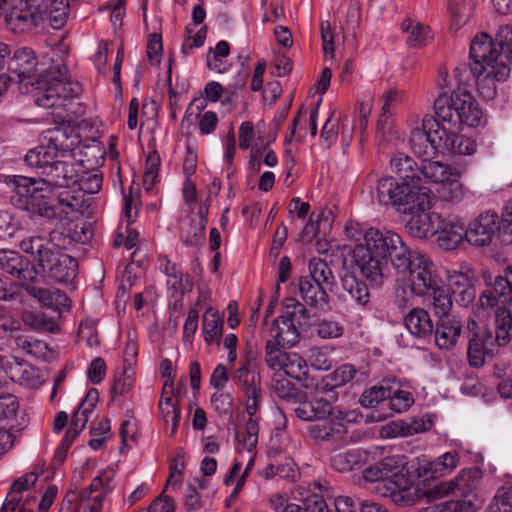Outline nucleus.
Segmentation results:
<instances>
[{"label":"nucleus","instance_id":"obj_58","mask_svg":"<svg viewBox=\"0 0 512 512\" xmlns=\"http://www.w3.org/2000/svg\"><path fill=\"white\" fill-rule=\"evenodd\" d=\"M56 159L48 146H40L28 151L25 155V162L28 166L40 168L42 173L46 165H50Z\"/></svg>","mask_w":512,"mask_h":512},{"label":"nucleus","instance_id":"obj_13","mask_svg":"<svg viewBox=\"0 0 512 512\" xmlns=\"http://www.w3.org/2000/svg\"><path fill=\"white\" fill-rule=\"evenodd\" d=\"M468 331V363L473 368L484 366L487 356L494 355V336L490 329L479 324L472 318L467 322Z\"/></svg>","mask_w":512,"mask_h":512},{"label":"nucleus","instance_id":"obj_46","mask_svg":"<svg viewBox=\"0 0 512 512\" xmlns=\"http://www.w3.org/2000/svg\"><path fill=\"white\" fill-rule=\"evenodd\" d=\"M271 388L277 397L288 402L296 403L305 399L306 395L282 374H275Z\"/></svg>","mask_w":512,"mask_h":512},{"label":"nucleus","instance_id":"obj_10","mask_svg":"<svg viewBox=\"0 0 512 512\" xmlns=\"http://www.w3.org/2000/svg\"><path fill=\"white\" fill-rule=\"evenodd\" d=\"M351 264L372 287H381L388 277V261L376 255L362 243L357 244L353 249Z\"/></svg>","mask_w":512,"mask_h":512},{"label":"nucleus","instance_id":"obj_38","mask_svg":"<svg viewBox=\"0 0 512 512\" xmlns=\"http://www.w3.org/2000/svg\"><path fill=\"white\" fill-rule=\"evenodd\" d=\"M282 371L285 376L295 379L305 388H313L316 386L315 380L309 375L306 360L297 353L291 352L289 356L286 357V364Z\"/></svg>","mask_w":512,"mask_h":512},{"label":"nucleus","instance_id":"obj_47","mask_svg":"<svg viewBox=\"0 0 512 512\" xmlns=\"http://www.w3.org/2000/svg\"><path fill=\"white\" fill-rule=\"evenodd\" d=\"M401 29L405 33H409L407 44L410 47L424 46L430 38L429 27L411 19H405L401 24Z\"/></svg>","mask_w":512,"mask_h":512},{"label":"nucleus","instance_id":"obj_62","mask_svg":"<svg viewBox=\"0 0 512 512\" xmlns=\"http://www.w3.org/2000/svg\"><path fill=\"white\" fill-rule=\"evenodd\" d=\"M488 512H512V486L499 488L488 506Z\"/></svg>","mask_w":512,"mask_h":512},{"label":"nucleus","instance_id":"obj_48","mask_svg":"<svg viewBox=\"0 0 512 512\" xmlns=\"http://www.w3.org/2000/svg\"><path fill=\"white\" fill-rule=\"evenodd\" d=\"M426 297L429 298V306L433 310L436 317L443 318L451 316L450 311L453 306L450 293L445 290L441 285L428 294Z\"/></svg>","mask_w":512,"mask_h":512},{"label":"nucleus","instance_id":"obj_43","mask_svg":"<svg viewBox=\"0 0 512 512\" xmlns=\"http://www.w3.org/2000/svg\"><path fill=\"white\" fill-rule=\"evenodd\" d=\"M389 384L390 377H387L382 379L377 385L366 389L360 397V404L365 408H374L378 405L386 408L387 396L391 392Z\"/></svg>","mask_w":512,"mask_h":512},{"label":"nucleus","instance_id":"obj_8","mask_svg":"<svg viewBox=\"0 0 512 512\" xmlns=\"http://www.w3.org/2000/svg\"><path fill=\"white\" fill-rule=\"evenodd\" d=\"M26 253L34 256L43 273L55 282L66 283L76 276L78 262L65 252L52 251L44 247L39 251Z\"/></svg>","mask_w":512,"mask_h":512},{"label":"nucleus","instance_id":"obj_2","mask_svg":"<svg viewBox=\"0 0 512 512\" xmlns=\"http://www.w3.org/2000/svg\"><path fill=\"white\" fill-rule=\"evenodd\" d=\"M376 492L400 507L412 506L422 499L466 497L475 489L474 482H376Z\"/></svg>","mask_w":512,"mask_h":512},{"label":"nucleus","instance_id":"obj_29","mask_svg":"<svg viewBox=\"0 0 512 512\" xmlns=\"http://www.w3.org/2000/svg\"><path fill=\"white\" fill-rule=\"evenodd\" d=\"M436 234L437 244L441 249L454 250L466 239L465 223L459 217L441 219Z\"/></svg>","mask_w":512,"mask_h":512},{"label":"nucleus","instance_id":"obj_31","mask_svg":"<svg viewBox=\"0 0 512 512\" xmlns=\"http://www.w3.org/2000/svg\"><path fill=\"white\" fill-rule=\"evenodd\" d=\"M233 381L244 396L262 390L256 359L247 357L235 371Z\"/></svg>","mask_w":512,"mask_h":512},{"label":"nucleus","instance_id":"obj_6","mask_svg":"<svg viewBox=\"0 0 512 512\" xmlns=\"http://www.w3.org/2000/svg\"><path fill=\"white\" fill-rule=\"evenodd\" d=\"M363 241L362 244L376 255L385 258L387 261L389 259L397 272L409 270L410 257H413L414 251L408 248L399 234L390 230L370 227L365 229Z\"/></svg>","mask_w":512,"mask_h":512},{"label":"nucleus","instance_id":"obj_7","mask_svg":"<svg viewBox=\"0 0 512 512\" xmlns=\"http://www.w3.org/2000/svg\"><path fill=\"white\" fill-rule=\"evenodd\" d=\"M439 162L423 159L419 164L412 157L397 153L392 156L389 165L398 181L413 186H423L424 183H430L432 177L436 178L440 175Z\"/></svg>","mask_w":512,"mask_h":512},{"label":"nucleus","instance_id":"obj_26","mask_svg":"<svg viewBox=\"0 0 512 512\" xmlns=\"http://www.w3.org/2000/svg\"><path fill=\"white\" fill-rule=\"evenodd\" d=\"M4 372L12 381L28 388H37L42 384L38 368L18 357L5 360Z\"/></svg>","mask_w":512,"mask_h":512},{"label":"nucleus","instance_id":"obj_56","mask_svg":"<svg viewBox=\"0 0 512 512\" xmlns=\"http://www.w3.org/2000/svg\"><path fill=\"white\" fill-rule=\"evenodd\" d=\"M159 411L163 420L168 423L172 422V434H174L179 426L181 410L178 405V400H174V397H161L159 404Z\"/></svg>","mask_w":512,"mask_h":512},{"label":"nucleus","instance_id":"obj_37","mask_svg":"<svg viewBox=\"0 0 512 512\" xmlns=\"http://www.w3.org/2000/svg\"><path fill=\"white\" fill-rule=\"evenodd\" d=\"M500 50L499 71L496 72L501 78L511 74L512 65V26L502 25L497 30L493 40Z\"/></svg>","mask_w":512,"mask_h":512},{"label":"nucleus","instance_id":"obj_12","mask_svg":"<svg viewBox=\"0 0 512 512\" xmlns=\"http://www.w3.org/2000/svg\"><path fill=\"white\" fill-rule=\"evenodd\" d=\"M441 135H445V126L433 117L426 115L422 120V128L411 131L409 144L412 151L420 157H430L439 150Z\"/></svg>","mask_w":512,"mask_h":512},{"label":"nucleus","instance_id":"obj_53","mask_svg":"<svg viewBox=\"0 0 512 512\" xmlns=\"http://www.w3.org/2000/svg\"><path fill=\"white\" fill-rule=\"evenodd\" d=\"M78 190L86 194H95L100 191L102 187L103 176L98 170H84L82 165V172H78Z\"/></svg>","mask_w":512,"mask_h":512},{"label":"nucleus","instance_id":"obj_44","mask_svg":"<svg viewBox=\"0 0 512 512\" xmlns=\"http://www.w3.org/2000/svg\"><path fill=\"white\" fill-rule=\"evenodd\" d=\"M98 401V392L96 389H90L84 399L78 406V409L73 413L72 419L70 422V427L74 429V431L81 432L89 419V414L93 412L96 403Z\"/></svg>","mask_w":512,"mask_h":512},{"label":"nucleus","instance_id":"obj_55","mask_svg":"<svg viewBox=\"0 0 512 512\" xmlns=\"http://www.w3.org/2000/svg\"><path fill=\"white\" fill-rule=\"evenodd\" d=\"M357 370L351 364H343L325 376V388L341 387L355 378Z\"/></svg>","mask_w":512,"mask_h":512},{"label":"nucleus","instance_id":"obj_3","mask_svg":"<svg viewBox=\"0 0 512 512\" xmlns=\"http://www.w3.org/2000/svg\"><path fill=\"white\" fill-rule=\"evenodd\" d=\"M435 119L441 126L460 130L463 125L477 127L482 118V110L471 92L458 88L450 95L442 91L434 101Z\"/></svg>","mask_w":512,"mask_h":512},{"label":"nucleus","instance_id":"obj_17","mask_svg":"<svg viewBox=\"0 0 512 512\" xmlns=\"http://www.w3.org/2000/svg\"><path fill=\"white\" fill-rule=\"evenodd\" d=\"M499 217L496 212L486 211L469 223L466 240L473 246H487L500 233Z\"/></svg>","mask_w":512,"mask_h":512},{"label":"nucleus","instance_id":"obj_34","mask_svg":"<svg viewBox=\"0 0 512 512\" xmlns=\"http://www.w3.org/2000/svg\"><path fill=\"white\" fill-rule=\"evenodd\" d=\"M25 289L30 296L49 309L62 312L70 308L69 298L57 288H40L28 283Z\"/></svg>","mask_w":512,"mask_h":512},{"label":"nucleus","instance_id":"obj_59","mask_svg":"<svg viewBox=\"0 0 512 512\" xmlns=\"http://www.w3.org/2000/svg\"><path fill=\"white\" fill-rule=\"evenodd\" d=\"M308 402L310 404L312 414H315V420H322L328 416L340 420L345 418V414L334 408L331 402L325 398H313Z\"/></svg>","mask_w":512,"mask_h":512},{"label":"nucleus","instance_id":"obj_20","mask_svg":"<svg viewBox=\"0 0 512 512\" xmlns=\"http://www.w3.org/2000/svg\"><path fill=\"white\" fill-rule=\"evenodd\" d=\"M245 411L249 415V419L246 421L243 433L239 435L240 442L243 447L252 452L258 443L259 434V417L258 412L262 407L263 394L262 390L245 395Z\"/></svg>","mask_w":512,"mask_h":512},{"label":"nucleus","instance_id":"obj_50","mask_svg":"<svg viewBox=\"0 0 512 512\" xmlns=\"http://www.w3.org/2000/svg\"><path fill=\"white\" fill-rule=\"evenodd\" d=\"M102 482H91L80 496L78 512H100L102 492H99Z\"/></svg>","mask_w":512,"mask_h":512},{"label":"nucleus","instance_id":"obj_49","mask_svg":"<svg viewBox=\"0 0 512 512\" xmlns=\"http://www.w3.org/2000/svg\"><path fill=\"white\" fill-rule=\"evenodd\" d=\"M308 276L312 281L317 282L329 289L335 284V277L326 261L320 258H312L309 261Z\"/></svg>","mask_w":512,"mask_h":512},{"label":"nucleus","instance_id":"obj_60","mask_svg":"<svg viewBox=\"0 0 512 512\" xmlns=\"http://www.w3.org/2000/svg\"><path fill=\"white\" fill-rule=\"evenodd\" d=\"M159 269L169 278L167 284L174 290V292L182 290L183 273L175 263L171 262L167 257H162L160 259Z\"/></svg>","mask_w":512,"mask_h":512},{"label":"nucleus","instance_id":"obj_54","mask_svg":"<svg viewBox=\"0 0 512 512\" xmlns=\"http://www.w3.org/2000/svg\"><path fill=\"white\" fill-rule=\"evenodd\" d=\"M285 348L274 343L273 340H267L265 344V363L267 367L274 371H282L286 364V357L291 352L284 351Z\"/></svg>","mask_w":512,"mask_h":512},{"label":"nucleus","instance_id":"obj_27","mask_svg":"<svg viewBox=\"0 0 512 512\" xmlns=\"http://www.w3.org/2000/svg\"><path fill=\"white\" fill-rule=\"evenodd\" d=\"M463 323L457 316L439 318L434 327V342L440 349L450 350L457 345L462 334Z\"/></svg>","mask_w":512,"mask_h":512},{"label":"nucleus","instance_id":"obj_14","mask_svg":"<svg viewBox=\"0 0 512 512\" xmlns=\"http://www.w3.org/2000/svg\"><path fill=\"white\" fill-rule=\"evenodd\" d=\"M42 135L46 145L56 158L72 155L81 143L78 129L68 121L55 123V126L44 130Z\"/></svg>","mask_w":512,"mask_h":512},{"label":"nucleus","instance_id":"obj_51","mask_svg":"<svg viewBox=\"0 0 512 512\" xmlns=\"http://www.w3.org/2000/svg\"><path fill=\"white\" fill-rule=\"evenodd\" d=\"M309 435L318 441H329L341 436L345 432V426L341 423L326 421L309 426Z\"/></svg>","mask_w":512,"mask_h":512},{"label":"nucleus","instance_id":"obj_39","mask_svg":"<svg viewBox=\"0 0 512 512\" xmlns=\"http://www.w3.org/2000/svg\"><path fill=\"white\" fill-rule=\"evenodd\" d=\"M328 288L312 281L308 276L299 279V291L302 299L310 306L323 307L329 301Z\"/></svg>","mask_w":512,"mask_h":512},{"label":"nucleus","instance_id":"obj_28","mask_svg":"<svg viewBox=\"0 0 512 512\" xmlns=\"http://www.w3.org/2000/svg\"><path fill=\"white\" fill-rule=\"evenodd\" d=\"M62 227L59 226L50 232L49 239L41 236L34 235L28 236L21 240L19 247L23 252L39 251L46 247L52 251H62L69 249L71 246L70 241Z\"/></svg>","mask_w":512,"mask_h":512},{"label":"nucleus","instance_id":"obj_63","mask_svg":"<svg viewBox=\"0 0 512 512\" xmlns=\"http://www.w3.org/2000/svg\"><path fill=\"white\" fill-rule=\"evenodd\" d=\"M473 0H449V11L457 23H466L472 16Z\"/></svg>","mask_w":512,"mask_h":512},{"label":"nucleus","instance_id":"obj_9","mask_svg":"<svg viewBox=\"0 0 512 512\" xmlns=\"http://www.w3.org/2000/svg\"><path fill=\"white\" fill-rule=\"evenodd\" d=\"M484 280L486 288L479 295V308L491 311L498 304L512 305V265L505 266L495 276H484Z\"/></svg>","mask_w":512,"mask_h":512},{"label":"nucleus","instance_id":"obj_52","mask_svg":"<svg viewBox=\"0 0 512 512\" xmlns=\"http://www.w3.org/2000/svg\"><path fill=\"white\" fill-rule=\"evenodd\" d=\"M15 346L22 349L27 354L36 358H46L48 352V345L44 341L34 339L30 336L23 334H16L12 336Z\"/></svg>","mask_w":512,"mask_h":512},{"label":"nucleus","instance_id":"obj_25","mask_svg":"<svg viewBox=\"0 0 512 512\" xmlns=\"http://www.w3.org/2000/svg\"><path fill=\"white\" fill-rule=\"evenodd\" d=\"M340 282L343 292L345 293L344 299L353 302L363 310L371 309V294L367 284L359 279L354 272L345 270L340 275Z\"/></svg>","mask_w":512,"mask_h":512},{"label":"nucleus","instance_id":"obj_4","mask_svg":"<svg viewBox=\"0 0 512 512\" xmlns=\"http://www.w3.org/2000/svg\"><path fill=\"white\" fill-rule=\"evenodd\" d=\"M376 182V197L381 205L402 208L403 213L431 206L433 194L425 186L409 185L393 176L382 177Z\"/></svg>","mask_w":512,"mask_h":512},{"label":"nucleus","instance_id":"obj_64","mask_svg":"<svg viewBox=\"0 0 512 512\" xmlns=\"http://www.w3.org/2000/svg\"><path fill=\"white\" fill-rule=\"evenodd\" d=\"M23 322L37 331H49L53 333L58 330V326L53 321H48L41 313L26 312L22 316Z\"/></svg>","mask_w":512,"mask_h":512},{"label":"nucleus","instance_id":"obj_1","mask_svg":"<svg viewBox=\"0 0 512 512\" xmlns=\"http://www.w3.org/2000/svg\"><path fill=\"white\" fill-rule=\"evenodd\" d=\"M51 64L39 62L30 47L16 48L8 60V70L17 77L20 89L32 93L35 103L44 108L61 105L62 101L79 93V85L69 79L61 60L50 59Z\"/></svg>","mask_w":512,"mask_h":512},{"label":"nucleus","instance_id":"obj_16","mask_svg":"<svg viewBox=\"0 0 512 512\" xmlns=\"http://www.w3.org/2000/svg\"><path fill=\"white\" fill-rule=\"evenodd\" d=\"M500 50L487 33L477 34L470 44V64L472 75H480L484 70L498 68Z\"/></svg>","mask_w":512,"mask_h":512},{"label":"nucleus","instance_id":"obj_57","mask_svg":"<svg viewBox=\"0 0 512 512\" xmlns=\"http://www.w3.org/2000/svg\"><path fill=\"white\" fill-rule=\"evenodd\" d=\"M286 304L287 311L285 312L287 315L292 316L294 319V323L297 325L299 329H307L312 325L311 318L312 315L310 311L299 301L294 298H289Z\"/></svg>","mask_w":512,"mask_h":512},{"label":"nucleus","instance_id":"obj_41","mask_svg":"<svg viewBox=\"0 0 512 512\" xmlns=\"http://www.w3.org/2000/svg\"><path fill=\"white\" fill-rule=\"evenodd\" d=\"M391 392L387 396L386 408L393 413L406 412L414 402L412 394L401 387V383L395 377H390Z\"/></svg>","mask_w":512,"mask_h":512},{"label":"nucleus","instance_id":"obj_32","mask_svg":"<svg viewBox=\"0 0 512 512\" xmlns=\"http://www.w3.org/2000/svg\"><path fill=\"white\" fill-rule=\"evenodd\" d=\"M408 463L404 456L385 457L381 461L363 470L364 480H392Z\"/></svg>","mask_w":512,"mask_h":512},{"label":"nucleus","instance_id":"obj_45","mask_svg":"<svg viewBox=\"0 0 512 512\" xmlns=\"http://www.w3.org/2000/svg\"><path fill=\"white\" fill-rule=\"evenodd\" d=\"M203 334L206 344L216 343L219 345L222 336L223 319L217 310L208 308L203 314Z\"/></svg>","mask_w":512,"mask_h":512},{"label":"nucleus","instance_id":"obj_11","mask_svg":"<svg viewBox=\"0 0 512 512\" xmlns=\"http://www.w3.org/2000/svg\"><path fill=\"white\" fill-rule=\"evenodd\" d=\"M410 267L406 272H398L406 276L409 275L411 293L425 297L440 286L438 276L433 272V263L425 255L414 251L413 257H410Z\"/></svg>","mask_w":512,"mask_h":512},{"label":"nucleus","instance_id":"obj_42","mask_svg":"<svg viewBox=\"0 0 512 512\" xmlns=\"http://www.w3.org/2000/svg\"><path fill=\"white\" fill-rule=\"evenodd\" d=\"M500 66L498 68L484 70V72L480 75H473V77L477 78V90L479 95L485 101L493 100L497 95V85L496 82H504L506 81L510 75L505 77H500L496 74L499 71Z\"/></svg>","mask_w":512,"mask_h":512},{"label":"nucleus","instance_id":"obj_23","mask_svg":"<svg viewBox=\"0 0 512 512\" xmlns=\"http://www.w3.org/2000/svg\"><path fill=\"white\" fill-rule=\"evenodd\" d=\"M471 278L472 272L468 267H466L465 270L448 271L447 284L449 290L460 306H469L476 297V290L472 284Z\"/></svg>","mask_w":512,"mask_h":512},{"label":"nucleus","instance_id":"obj_18","mask_svg":"<svg viewBox=\"0 0 512 512\" xmlns=\"http://www.w3.org/2000/svg\"><path fill=\"white\" fill-rule=\"evenodd\" d=\"M78 172H82V161L53 160L46 165L43 172L52 190L56 188H73L78 181Z\"/></svg>","mask_w":512,"mask_h":512},{"label":"nucleus","instance_id":"obj_61","mask_svg":"<svg viewBox=\"0 0 512 512\" xmlns=\"http://www.w3.org/2000/svg\"><path fill=\"white\" fill-rule=\"evenodd\" d=\"M205 229V225L192 219L189 226L181 231L180 238L183 245L188 247L201 245L205 239Z\"/></svg>","mask_w":512,"mask_h":512},{"label":"nucleus","instance_id":"obj_21","mask_svg":"<svg viewBox=\"0 0 512 512\" xmlns=\"http://www.w3.org/2000/svg\"><path fill=\"white\" fill-rule=\"evenodd\" d=\"M0 269L20 280L24 287L35 283L38 277L36 267L16 251L0 250Z\"/></svg>","mask_w":512,"mask_h":512},{"label":"nucleus","instance_id":"obj_35","mask_svg":"<svg viewBox=\"0 0 512 512\" xmlns=\"http://www.w3.org/2000/svg\"><path fill=\"white\" fill-rule=\"evenodd\" d=\"M55 208V217L68 218L74 213L82 214L87 208L84 193L78 189L66 188L57 196V203L53 205Z\"/></svg>","mask_w":512,"mask_h":512},{"label":"nucleus","instance_id":"obj_30","mask_svg":"<svg viewBox=\"0 0 512 512\" xmlns=\"http://www.w3.org/2000/svg\"><path fill=\"white\" fill-rule=\"evenodd\" d=\"M291 317L283 313L273 320L270 327V340H273L282 348H292L300 341L299 328Z\"/></svg>","mask_w":512,"mask_h":512},{"label":"nucleus","instance_id":"obj_36","mask_svg":"<svg viewBox=\"0 0 512 512\" xmlns=\"http://www.w3.org/2000/svg\"><path fill=\"white\" fill-rule=\"evenodd\" d=\"M458 131L445 126V135H441L442 143L438 152L455 155H472L476 152V143L471 138L460 135Z\"/></svg>","mask_w":512,"mask_h":512},{"label":"nucleus","instance_id":"obj_40","mask_svg":"<svg viewBox=\"0 0 512 512\" xmlns=\"http://www.w3.org/2000/svg\"><path fill=\"white\" fill-rule=\"evenodd\" d=\"M10 24L14 25L21 31L30 30L43 23L41 11L35 10L31 5V1L26 0V8H14L9 15Z\"/></svg>","mask_w":512,"mask_h":512},{"label":"nucleus","instance_id":"obj_22","mask_svg":"<svg viewBox=\"0 0 512 512\" xmlns=\"http://www.w3.org/2000/svg\"><path fill=\"white\" fill-rule=\"evenodd\" d=\"M429 209L430 206L407 211L406 214H411L412 217L406 223V229L412 237L426 239L437 233L441 217L435 212H428Z\"/></svg>","mask_w":512,"mask_h":512},{"label":"nucleus","instance_id":"obj_33","mask_svg":"<svg viewBox=\"0 0 512 512\" xmlns=\"http://www.w3.org/2000/svg\"><path fill=\"white\" fill-rule=\"evenodd\" d=\"M403 322L412 336L423 340L432 338L435 326L430 314L424 308H412L404 316Z\"/></svg>","mask_w":512,"mask_h":512},{"label":"nucleus","instance_id":"obj_15","mask_svg":"<svg viewBox=\"0 0 512 512\" xmlns=\"http://www.w3.org/2000/svg\"><path fill=\"white\" fill-rule=\"evenodd\" d=\"M458 454L453 452L444 453L435 460L429 461L425 457L416 458L406 467L407 474L424 480H434L445 477L458 465Z\"/></svg>","mask_w":512,"mask_h":512},{"label":"nucleus","instance_id":"obj_24","mask_svg":"<svg viewBox=\"0 0 512 512\" xmlns=\"http://www.w3.org/2000/svg\"><path fill=\"white\" fill-rule=\"evenodd\" d=\"M34 482H13L0 512H34L36 497L30 493Z\"/></svg>","mask_w":512,"mask_h":512},{"label":"nucleus","instance_id":"obj_5","mask_svg":"<svg viewBox=\"0 0 512 512\" xmlns=\"http://www.w3.org/2000/svg\"><path fill=\"white\" fill-rule=\"evenodd\" d=\"M14 195L13 204L31 214L45 218H54L55 208L49 198L53 190L42 177H26L17 175L13 177Z\"/></svg>","mask_w":512,"mask_h":512},{"label":"nucleus","instance_id":"obj_19","mask_svg":"<svg viewBox=\"0 0 512 512\" xmlns=\"http://www.w3.org/2000/svg\"><path fill=\"white\" fill-rule=\"evenodd\" d=\"M440 175L432 177L430 183L441 185L438 191L443 201L460 203L465 197V187L460 182V172L446 163L439 162Z\"/></svg>","mask_w":512,"mask_h":512}]
</instances>
